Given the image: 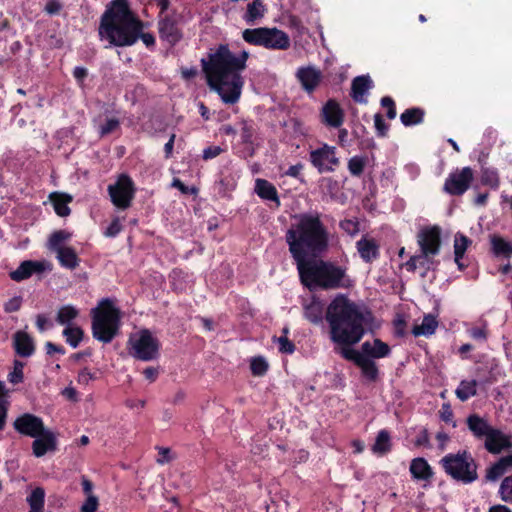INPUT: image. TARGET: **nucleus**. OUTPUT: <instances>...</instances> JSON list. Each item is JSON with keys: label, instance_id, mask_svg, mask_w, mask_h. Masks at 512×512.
Here are the masks:
<instances>
[{"label": "nucleus", "instance_id": "obj_1", "mask_svg": "<svg viewBox=\"0 0 512 512\" xmlns=\"http://www.w3.org/2000/svg\"><path fill=\"white\" fill-rule=\"evenodd\" d=\"M249 56L247 50L233 52L228 44H220L207 59H201L207 85L224 104L234 105L240 100L245 83L242 72Z\"/></svg>", "mask_w": 512, "mask_h": 512}, {"label": "nucleus", "instance_id": "obj_2", "mask_svg": "<svg viewBox=\"0 0 512 512\" xmlns=\"http://www.w3.org/2000/svg\"><path fill=\"white\" fill-rule=\"evenodd\" d=\"M325 320L329 326V338L336 349H351L374 325L375 316L369 309H361L344 294H338L328 304Z\"/></svg>", "mask_w": 512, "mask_h": 512}, {"label": "nucleus", "instance_id": "obj_3", "mask_svg": "<svg viewBox=\"0 0 512 512\" xmlns=\"http://www.w3.org/2000/svg\"><path fill=\"white\" fill-rule=\"evenodd\" d=\"M142 30L143 22L131 11L128 0H112L101 16L98 34L111 46H131L139 38L147 47L154 46L155 37Z\"/></svg>", "mask_w": 512, "mask_h": 512}, {"label": "nucleus", "instance_id": "obj_4", "mask_svg": "<svg viewBox=\"0 0 512 512\" xmlns=\"http://www.w3.org/2000/svg\"><path fill=\"white\" fill-rule=\"evenodd\" d=\"M285 240L296 265L327 252L330 233L321 219V214L302 213L286 232Z\"/></svg>", "mask_w": 512, "mask_h": 512}, {"label": "nucleus", "instance_id": "obj_5", "mask_svg": "<svg viewBox=\"0 0 512 512\" xmlns=\"http://www.w3.org/2000/svg\"><path fill=\"white\" fill-rule=\"evenodd\" d=\"M296 267L301 283L309 289L335 290L351 286L347 268L332 261L310 258Z\"/></svg>", "mask_w": 512, "mask_h": 512}, {"label": "nucleus", "instance_id": "obj_6", "mask_svg": "<svg viewBox=\"0 0 512 512\" xmlns=\"http://www.w3.org/2000/svg\"><path fill=\"white\" fill-rule=\"evenodd\" d=\"M92 335L103 343H110L118 334L121 325V311L110 298H103L91 310Z\"/></svg>", "mask_w": 512, "mask_h": 512}, {"label": "nucleus", "instance_id": "obj_7", "mask_svg": "<svg viewBox=\"0 0 512 512\" xmlns=\"http://www.w3.org/2000/svg\"><path fill=\"white\" fill-rule=\"evenodd\" d=\"M445 473L455 481L471 484L478 479V465L466 450L449 453L440 461Z\"/></svg>", "mask_w": 512, "mask_h": 512}, {"label": "nucleus", "instance_id": "obj_8", "mask_svg": "<svg viewBox=\"0 0 512 512\" xmlns=\"http://www.w3.org/2000/svg\"><path fill=\"white\" fill-rule=\"evenodd\" d=\"M466 425L476 439L485 441L484 448H512L510 436L493 427L484 417L470 414L466 418Z\"/></svg>", "mask_w": 512, "mask_h": 512}, {"label": "nucleus", "instance_id": "obj_9", "mask_svg": "<svg viewBox=\"0 0 512 512\" xmlns=\"http://www.w3.org/2000/svg\"><path fill=\"white\" fill-rule=\"evenodd\" d=\"M129 354L141 361H152L159 356L160 342L148 329H142L138 336L128 341Z\"/></svg>", "mask_w": 512, "mask_h": 512}, {"label": "nucleus", "instance_id": "obj_10", "mask_svg": "<svg viewBox=\"0 0 512 512\" xmlns=\"http://www.w3.org/2000/svg\"><path fill=\"white\" fill-rule=\"evenodd\" d=\"M108 194L113 205L125 210L131 206L135 197V184L127 174H120L114 184L108 186Z\"/></svg>", "mask_w": 512, "mask_h": 512}, {"label": "nucleus", "instance_id": "obj_11", "mask_svg": "<svg viewBox=\"0 0 512 512\" xmlns=\"http://www.w3.org/2000/svg\"><path fill=\"white\" fill-rule=\"evenodd\" d=\"M309 162L320 174L334 172L340 165L336 147L327 143L309 152Z\"/></svg>", "mask_w": 512, "mask_h": 512}, {"label": "nucleus", "instance_id": "obj_12", "mask_svg": "<svg viewBox=\"0 0 512 512\" xmlns=\"http://www.w3.org/2000/svg\"><path fill=\"white\" fill-rule=\"evenodd\" d=\"M417 243L421 257L432 261L431 258L437 256L441 250V228L435 225L421 229L417 234Z\"/></svg>", "mask_w": 512, "mask_h": 512}, {"label": "nucleus", "instance_id": "obj_13", "mask_svg": "<svg viewBox=\"0 0 512 512\" xmlns=\"http://www.w3.org/2000/svg\"><path fill=\"white\" fill-rule=\"evenodd\" d=\"M336 353L347 361L353 362L360 368L362 376L370 382H376L379 377V369L376 362L359 351L351 348L336 349Z\"/></svg>", "mask_w": 512, "mask_h": 512}, {"label": "nucleus", "instance_id": "obj_14", "mask_svg": "<svg viewBox=\"0 0 512 512\" xmlns=\"http://www.w3.org/2000/svg\"><path fill=\"white\" fill-rule=\"evenodd\" d=\"M473 179L474 173L471 167L457 169L446 178L443 191L451 196H461L470 188Z\"/></svg>", "mask_w": 512, "mask_h": 512}, {"label": "nucleus", "instance_id": "obj_15", "mask_svg": "<svg viewBox=\"0 0 512 512\" xmlns=\"http://www.w3.org/2000/svg\"><path fill=\"white\" fill-rule=\"evenodd\" d=\"M182 15L178 13L166 14L158 22L159 36L171 46L179 43L183 38Z\"/></svg>", "mask_w": 512, "mask_h": 512}, {"label": "nucleus", "instance_id": "obj_16", "mask_svg": "<svg viewBox=\"0 0 512 512\" xmlns=\"http://www.w3.org/2000/svg\"><path fill=\"white\" fill-rule=\"evenodd\" d=\"M320 121L328 128H340L345 120L344 110L336 99H328L319 113Z\"/></svg>", "mask_w": 512, "mask_h": 512}, {"label": "nucleus", "instance_id": "obj_17", "mask_svg": "<svg viewBox=\"0 0 512 512\" xmlns=\"http://www.w3.org/2000/svg\"><path fill=\"white\" fill-rule=\"evenodd\" d=\"M43 424L41 417L32 413H24L14 420L13 427L19 434L33 438L42 431Z\"/></svg>", "mask_w": 512, "mask_h": 512}, {"label": "nucleus", "instance_id": "obj_18", "mask_svg": "<svg viewBox=\"0 0 512 512\" xmlns=\"http://www.w3.org/2000/svg\"><path fill=\"white\" fill-rule=\"evenodd\" d=\"M355 247L361 260L366 264H372L380 258V244L373 237L363 235Z\"/></svg>", "mask_w": 512, "mask_h": 512}, {"label": "nucleus", "instance_id": "obj_19", "mask_svg": "<svg viewBox=\"0 0 512 512\" xmlns=\"http://www.w3.org/2000/svg\"><path fill=\"white\" fill-rule=\"evenodd\" d=\"M265 34L263 47L266 49L287 50L291 45L289 35L276 27H266Z\"/></svg>", "mask_w": 512, "mask_h": 512}, {"label": "nucleus", "instance_id": "obj_20", "mask_svg": "<svg viewBox=\"0 0 512 512\" xmlns=\"http://www.w3.org/2000/svg\"><path fill=\"white\" fill-rule=\"evenodd\" d=\"M45 270L44 264L40 261L25 260L20 263L17 269L9 273V277L15 282H21L30 278L33 274H40Z\"/></svg>", "mask_w": 512, "mask_h": 512}, {"label": "nucleus", "instance_id": "obj_21", "mask_svg": "<svg viewBox=\"0 0 512 512\" xmlns=\"http://www.w3.org/2000/svg\"><path fill=\"white\" fill-rule=\"evenodd\" d=\"M359 353L372 360L381 359L388 357L391 354V348L381 339L375 338L372 342L365 341L362 343L361 351H359Z\"/></svg>", "mask_w": 512, "mask_h": 512}, {"label": "nucleus", "instance_id": "obj_22", "mask_svg": "<svg viewBox=\"0 0 512 512\" xmlns=\"http://www.w3.org/2000/svg\"><path fill=\"white\" fill-rule=\"evenodd\" d=\"M296 76L307 93H312L322 80L321 72L311 66L299 68Z\"/></svg>", "mask_w": 512, "mask_h": 512}, {"label": "nucleus", "instance_id": "obj_23", "mask_svg": "<svg viewBox=\"0 0 512 512\" xmlns=\"http://www.w3.org/2000/svg\"><path fill=\"white\" fill-rule=\"evenodd\" d=\"M372 87L373 81L369 75L357 76L352 80L350 95L356 103L366 104V95Z\"/></svg>", "mask_w": 512, "mask_h": 512}, {"label": "nucleus", "instance_id": "obj_24", "mask_svg": "<svg viewBox=\"0 0 512 512\" xmlns=\"http://www.w3.org/2000/svg\"><path fill=\"white\" fill-rule=\"evenodd\" d=\"M324 303L316 296H312L311 301L303 305L304 318L314 325H320L325 319Z\"/></svg>", "mask_w": 512, "mask_h": 512}, {"label": "nucleus", "instance_id": "obj_25", "mask_svg": "<svg viewBox=\"0 0 512 512\" xmlns=\"http://www.w3.org/2000/svg\"><path fill=\"white\" fill-rule=\"evenodd\" d=\"M13 347L20 357H30L35 352V344L32 337L24 332L17 331L13 336Z\"/></svg>", "mask_w": 512, "mask_h": 512}, {"label": "nucleus", "instance_id": "obj_26", "mask_svg": "<svg viewBox=\"0 0 512 512\" xmlns=\"http://www.w3.org/2000/svg\"><path fill=\"white\" fill-rule=\"evenodd\" d=\"M512 470V453L501 457L486 469L485 480L494 482Z\"/></svg>", "mask_w": 512, "mask_h": 512}, {"label": "nucleus", "instance_id": "obj_27", "mask_svg": "<svg viewBox=\"0 0 512 512\" xmlns=\"http://www.w3.org/2000/svg\"><path fill=\"white\" fill-rule=\"evenodd\" d=\"M472 244V240L462 233H457L454 238V261L460 271H464L468 264L463 261L465 252Z\"/></svg>", "mask_w": 512, "mask_h": 512}, {"label": "nucleus", "instance_id": "obj_28", "mask_svg": "<svg viewBox=\"0 0 512 512\" xmlns=\"http://www.w3.org/2000/svg\"><path fill=\"white\" fill-rule=\"evenodd\" d=\"M255 192L260 198H262L264 200L273 201L276 203L277 207L280 206L281 203H280L277 189L269 181H267L265 179H260V178L257 179L255 182Z\"/></svg>", "mask_w": 512, "mask_h": 512}, {"label": "nucleus", "instance_id": "obj_29", "mask_svg": "<svg viewBox=\"0 0 512 512\" xmlns=\"http://www.w3.org/2000/svg\"><path fill=\"white\" fill-rule=\"evenodd\" d=\"M56 253V258L59 264L69 270H74L79 266L80 258L78 257L73 247L67 246L59 248Z\"/></svg>", "mask_w": 512, "mask_h": 512}, {"label": "nucleus", "instance_id": "obj_30", "mask_svg": "<svg viewBox=\"0 0 512 512\" xmlns=\"http://www.w3.org/2000/svg\"><path fill=\"white\" fill-rule=\"evenodd\" d=\"M410 473L414 479L430 481L433 471L424 458H415L410 464Z\"/></svg>", "mask_w": 512, "mask_h": 512}, {"label": "nucleus", "instance_id": "obj_31", "mask_svg": "<svg viewBox=\"0 0 512 512\" xmlns=\"http://www.w3.org/2000/svg\"><path fill=\"white\" fill-rule=\"evenodd\" d=\"M49 199L53 205L55 213L60 217H67L71 213L68 204L72 201V197L65 193L53 192Z\"/></svg>", "mask_w": 512, "mask_h": 512}, {"label": "nucleus", "instance_id": "obj_32", "mask_svg": "<svg viewBox=\"0 0 512 512\" xmlns=\"http://www.w3.org/2000/svg\"><path fill=\"white\" fill-rule=\"evenodd\" d=\"M491 252L495 257L509 258L512 256V243L498 235L490 237Z\"/></svg>", "mask_w": 512, "mask_h": 512}, {"label": "nucleus", "instance_id": "obj_33", "mask_svg": "<svg viewBox=\"0 0 512 512\" xmlns=\"http://www.w3.org/2000/svg\"><path fill=\"white\" fill-rule=\"evenodd\" d=\"M438 327V321L436 319V316L432 314L424 315L422 323L420 325H414L412 329V334L415 337L418 336H431L435 333L436 329Z\"/></svg>", "mask_w": 512, "mask_h": 512}, {"label": "nucleus", "instance_id": "obj_34", "mask_svg": "<svg viewBox=\"0 0 512 512\" xmlns=\"http://www.w3.org/2000/svg\"><path fill=\"white\" fill-rule=\"evenodd\" d=\"M484 155L479 156V163H481V183L489 186L491 189H498L500 185V178L497 169L486 167L483 164Z\"/></svg>", "mask_w": 512, "mask_h": 512}, {"label": "nucleus", "instance_id": "obj_35", "mask_svg": "<svg viewBox=\"0 0 512 512\" xmlns=\"http://www.w3.org/2000/svg\"><path fill=\"white\" fill-rule=\"evenodd\" d=\"M266 12L263 0H253L247 4V9L243 15V19L247 24H254L258 19H261Z\"/></svg>", "mask_w": 512, "mask_h": 512}, {"label": "nucleus", "instance_id": "obj_36", "mask_svg": "<svg viewBox=\"0 0 512 512\" xmlns=\"http://www.w3.org/2000/svg\"><path fill=\"white\" fill-rule=\"evenodd\" d=\"M34 441L31 448H56L57 439L55 434L43 424L39 435L33 437Z\"/></svg>", "mask_w": 512, "mask_h": 512}, {"label": "nucleus", "instance_id": "obj_37", "mask_svg": "<svg viewBox=\"0 0 512 512\" xmlns=\"http://www.w3.org/2000/svg\"><path fill=\"white\" fill-rule=\"evenodd\" d=\"M65 342L72 348H77L84 338V330L77 325H68L62 331Z\"/></svg>", "mask_w": 512, "mask_h": 512}, {"label": "nucleus", "instance_id": "obj_38", "mask_svg": "<svg viewBox=\"0 0 512 512\" xmlns=\"http://www.w3.org/2000/svg\"><path fill=\"white\" fill-rule=\"evenodd\" d=\"M29 504L28 512H44L45 491L42 487H36L26 498Z\"/></svg>", "mask_w": 512, "mask_h": 512}, {"label": "nucleus", "instance_id": "obj_39", "mask_svg": "<svg viewBox=\"0 0 512 512\" xmlns=\"http://www.w3.org/2000/svg\"><path fill=\"white\" fill-rule=\"evenodd\" d=\"M425 111L419 107H413L406 109L400 115L401 123L406 126H413L423 122Z\"/></svg>", "mask_w": 512, "mask_h": 512}, {"label": "nucleus", "instance_id": "obj_40", "mask_svg": "<svg viewBox=\"0 0 512 512\" xmlns=\"http://www.w3.org/2000/svg\"><path fill=\"white\" fill-rule=\"evenodd\" d=\"M477 386L478 382L474 379L462 380L455 390V394L460 401L465 402L477 394Z\"/></svg>", "mask_w": 512, "mask_h": 512}, {"label": "nucleus", "instance_id": "obj_41", "mask_svg": "<svg viewBox=\"0 0 512 512\" xmlns=\"http://www.w3.org/2000/svg\"><path fill=\"white\" fill-rule=\"evenodd\" d=\"M240 126H241L240 127L241 141L243 144L251 146L250 156H252L254 154L253 145H254L255 133H256L254 123L251 120L250 121L242 120L240 122Z\"/></svg>", "mask_w": 512, "mask_h": 512}, {"label": "nucleus", "instance_id": "obj_42", "mask_svg": "<svg viewBox=\"0 0 512 512\" xmlns=\"http://www.w3.org/2000/svg\"><path fill=\"white\" fill-rule=\"evenodd\" d=\"M265 30L266 27H258V28H248L242 32L243 40L254 46L263 47V43L265 40Z\"/></svg>", "mask_w": 512, "mask_h": 512}, {"label": "nucleus", "instance_id": "obj_43", "mask_svg": "<svg viewBox=\"0 0 512 512\" xmlns=\"http://www.w3.org/2000/svg\"><path fill=\"white\" fill-rule=\"evenodd\" d=\"M71 237L72 233L67 230H56L49 236L48 248L56 252L59 248H64L65 246L63 244L69 241Z\"/></svg>", "mask_w": 512, "mask_h": 512}, {"label": "nucleus", "instance_id": "obj_44", "mask_svg": "<svg viewBox=\"0 0 512 512\" xmlns=\"http://www.w3.org/2000/svg\"><path fill=\"white\" fill-rule=\"evenodd\" d=\"M78 315L79 311L77 308L72 305H64L59 308L56 315V321L58 324L65 325V327H67L68 325H72V321L76 319Z\"/></svg>", "mask_w": 512, "mask_h": 512}, {"label": "nucleus", "instance_id": "obj_45", "mask_svg": "<svg viewBox=\"0 0 512 512\" xmlns=\"http://www.w3.org/2000/svg\"><path fill=\"white\" fill-rule=\"evenodd\" d=\"M367 164V158L364 156H353L348 160V170L354 177H360Z\"/></svg>", "mask_w": 512, "mask_h": 512}, {"label": "nucleus", "instance_id": "obj_46", "mask_svg": "<svg viewBox=\"0 0 512 512\" xmlns=\"http://www.w3.org/2000/svg\"><path fill=\"white\" fill-rule=\"evenodd\" d=\"M430 264L433 261H428L425 257H421V254L413 255L405 263V267L409 272H415L418 266L424 267L426 270L430 268Z\"/></svg>", "mask_w": 512, "mask_h": 512}, {"label": "nucleus", "instance_id": "obj_47", "mask_svg": "<svg viewBox=\"0 0 512 512\" xmlns=\"http://www.w3.org/2000/svg\"><path fill=\"white\" fill-rule=\"evenodd\" d=\"M269 365L267 361L261 357H254L250 362L251 373L254 376H263L268 371Z\"/></svg>", "mask_w": 512, "mask_h": 512}, {"label": "nucleus", "instance_id": "obj_48", "mask_svg": "<svg viewBox=\"0 0 512 512\" xmlns=\"http://www.w3.org/2000/svg\"><path fill=\"white\" fill-rule=\"evenodd\" d=\"M500 498L512 504V475L503 479L499 487Z\"/></svg>", "mask_w": 512, "mask_h": 512}, {"label": "nucleus", "instance_id": "obj_49", "mask_svg": "<svg viewBox=\"0 0 512 512\" xmlns=\"http://www.w3.org/2000/svg\"><path fill=\"white\" fill-rule=\"evenodd\" d=\"M288 328L283 329V336L277 338L279 344V351L284 354H292L295 351V344L286 336Z\"/></svg>", "mask_w": 512, "mask_h": 512}, {"label": "nucleus", "instance_id": "obj_50", "mask_svg": "<svg viewBox=\"0 0 512 512\" xmlns=\"http://www.w3.org/2000/svg\"><path fill=\"white\" fill-rule=\"evenodd\" d=\"M374 125L378 137H387L389 125L384 121L383 116L380 113H376L374 115Z\"/></svg>", "mask_w": 512, "mask_h": 512}, {"label": "nucleus", "instance_id": "obj_51", "mask_svg": "<svg viewBox=\"0 0 512 512\" xmlns=\"http://www.w3.org/2000/svg\"><path fill=\"white\" fill-rule=\"evenodd\" d=\"M120 127V121L117 118H108L105 123L100 126V135L106 136L113 133Z\"/></svg>", "mask_w": 512, "mask_h": 512}, {"label": "nucleus", "instance_id": "obj_52", "mask_svg": "<svg viewBox=\"0 0 512 512\" xmlns=\"http://www.w3.org/2000/svg\"><path fill=\"white\" fill-rule=\"evenodd\" d=\"M469 336L479 342H485L488 338V330L485 326L478 327L474 326L468 329Z\"/></svg>", "mask_w": 512, "mask_h": 512}, {"label": "nucleus", "instance_id": "obj_53", "mask_svg": "<svg viewBox=\"0 0 512 512\" xmlns=\"http://www.w3.org/2000/svg\"><path fill=\"white\" fill-rule=\"evenodd\" d=\"M339 226L344 232L351 236H354L359 232V223L353 219L342 220Z\"/></svg>", "mask_w": 512, "mask_h": 512}, {"label": "nucleus", "instance_id": "obj_54", "mask_svg": "<svg viewBox=\"0 0 512 512\" xmlns=\"http://www.w3.org/2000/svg\"><path fill=\"white\" fill-rule=\"evenodd\" d=\"M382 107L387 108V117L389 119H394L397 115L396 105L394 100L389 96H384L380 101Z\"/></svg>", "mask_w": 512, "mask_h": 512}, {"label": "nucleus", "instance_id": "obj_55", "mask_svg": "<svg viewBox=\"0 0 512 512\" xmlns=\"http://www.w3.org/2000/svg\"><path fill=\"white\" fill-rule=\"evenodd\" d=\"M389 442L390 433L385 429L380 430L372 448H388Z\"/></svg>", "mask_w": 512, "mask_h": 512}, {"label": "nucleus", "instance_id": "obj_56", "mask_svg": "<svg viewBox=\"0 0 512 512\" xmlns=\"http://www.w3.org/2000/svg\"><path fill=\"white\" fill-rule=\"evenodd\" d=\"M99 502L98 498L94 495L87 496L85 502L80 508V512H96Z\"/></svg>", "mask_w": 512, "mask_h": 512}, {"label": "nucleus", "instance_id": "obj_57", "mask_svg": "<svg viewBox=\"0 0 512 512\" xmlns=\"http://www.w3.org/2000/svg\"><path fill=\"white\" fill-rule=\"evenodd\" d=\"M22 297L21 296H15L11 299H9L5 304H4V311L6 313H13V312H17L20 310L21 306H22Z\"/></svg>", "mask_w": 512, "mask_h": 512}, {"label": "nucleus", "instance_id": "obj_58", "mask_svg": "<svg viewBox=\"0 0 512 512\" xmlns=\"http://www.w3.org/2000/svg\"><path fill=\"white\" fill-rule=\"evenodd\" d=\"M122 230V225L118 217L114 218L105 231V236L116 237Z\"/></svg>", "mask_w": 512, "mask_h": 512}, {"label": "nucleus", "instance_id": "obj_59", "mask_svg": "<svg viewBox=\"0 0 512 512\" xmlns=\"http://www.w3.org/2000/svg\"><path fill=\"white\" fill-rule=\"evenodd\" d=\"M439 413L441 420L444 421L445 423L453 422L454 413L449 403H443L441 409L439 410Z\"/></svg>", "mask_w": 512, "mask_h": 512}, {"label": "nucleus", "instance_id": "obj_60", "mask_svg": "<svg viewBox=\"0 0 512 512\" xmlns=\"http://www.w3.org/2000/svg\"><path fill=\"white\" fill-rule=\"evenodd\" d=\"M303 169H304V165L301 162H299V163H297L295 165L290 166L286 170L284 175L292 177V178H295V179H298L300 181H303V178H302V170Z\"/></svg>", "mask_w": 512, "mask_h": 512}, {"label": "nucleus", "instance_id": "obj_61", "mask_svg": "<svg viewBox=\"0 0 512 512\" xmlns=\"http://www.w3.org/2000/svg\"><path fill=\"white\" fill-rule=\"evenodd\" d=\"M223 152L220 146H209L203 150L202 157L204 160H210L219 156Z\"/></svg>", "mask_w": 512, "mask_h": 512}, {"label": "nucleus", "instance_id": "obj_62", "mask_svg": "<svg viewBox=\"0 0 512 512\" xmlns=\"http://www.w3.org/2000/svg\"><path fill=\"white\" fill-rule=\"evenodd\" d=\"M96 378L95 374L92 373L88 368L82 369L78 374V383L87 385L91 380Z\"/></svg>", "mask_w": 512, "mask_h": 512}, {"label": "nucleus", "instance_id": "obj_63", "mask_svg": "<svg viewBox=\"0 0 512 512\" xmlns=\"http://www.w3.org/2000/svg\"><path fill=\"white\" fill-rule=\"evenodd\" d=\"M45 350L47 355H52L54 353L64 355L66 353V350L62 345H57L50 341L45 343Z\"/></svg>", "mask_w": 512, "mask_h": 512}, {"label": "nucleus", "instance_id": "obj_64", "mask_svg": "<svg viewBox=\"0 0 512 512\" xmlns=\"http://www.w3.org/2000/svg\"><path fill=\"white\" fill-rule=\"evenodd\" d=\"M24 380V373L18 368H13V370L8 374V381L14 385L22 383Z\"/></svg>", "mask_w": 512, "mask_h": 512}]
</instances>
